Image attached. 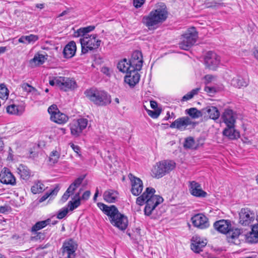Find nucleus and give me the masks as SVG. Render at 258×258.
I'll use <instances>...</instances> for the list:
<instances>
[{
    "label": "nucleus",
    "mask_w": 258,
    "mask_h": 258,
    "mask_svg": "<svg viewBox=\"0 0 258 258\" xmlns=\"http://www.w3.org/2000/svg\"><path fill=\"white\" fill-rule=\"evenodd\" d=\"M168 14L165 4L163 3H158L148 15L143 18L142 22L149 29H154L155 26L166 20Z\"/></svg>",
    "instance_id": "obj_1"
},
{
    "label": "nucleus",
    "mask_w": 258,
    "mask_h": 258,
    "mask_svg": "<svg viewBox=\"0 0 258 258\" xmlns=\"http://www.w3.org/2000/svg\"><path fill=\"white\" fill-rule=\"evenodd\" d=\"M155 192L154 188L147 187L143 194L137 198L136 203L138 205L142 206L146 203L144 212L147 216L150 215L153 210L163 201L162 197L155 195Z\"/></svg>",
    "instance_id": "obj_2"
},
{
    "label": "nucleus",
    "mask_w": 258,
    "mask_h": 258,
    "mask_svg": "<svg viewBox=\"0 0 258 258\" xmlns=\"http://www.w3.org/2000/svg\"><path fill=\"white\" fill-rule=\"evenodd\" d=\"M84 93L89 100L99 106L107 105L111 101L110 96L102 90L91 88L87 90Z\"/></svg>",
    "instance_id": "obj_3"
},
{
    "label": "nucleus",
    "mask_w": 258,
    "mask_h": 258,
    "mask_svg": "<svg viewBox=\"0 0 258 258\" xmlns=\"http://www.w3.org/2000/svg\"><path fill=\"white\" fill-rule=\"evenodd\" d=\"M198 32L194 27L189 28L181 36V41L179 43V47L183 50H188L196 42Z\"/></svg>",
    "instance_id": "obj_4"
},
{
    "label": "nucleus",
    "mask_w": 258,
    "mask_h": 258,
    "mask_svg": "<svg viewBox=\"0 0 258 258\" xmlns=\"http://www.w3.org/2000/svg\"><path fill=\"white\" fill-rule=\"evenodd\" d=\"M80 42L82 47V52L86 53L89 50L97 49L100 45L101 40L97 39L96 34L81 37Z\"/></svg>",
    "instance_id": "obj_5"
},
{
    "label": "nucleus",
    "mask_w": 258,
    "mask_h": 258,
    "mask_svg": "<svg viewBox=\"0 0 258 258\" xmlns=\"http://www.w3.org/2000/svg\"><path fill=\"white\" fill-rule=\"evenodd\" d=\"M196 122L191 120L188 116H183L178 118L170 124L171 128H176L180 131H184L189 128L190 127H194Z\"/></svg>",
    "instance_id": "obj_6"
},
{
    "label": "nucleus",
    "mask_w": 258,
    "mask_h": 258,
    "mask_svg": "<svg viewBox=\"0 0 258 258\" xmlns=\"http://www.w3.org/2000/svg\"><path fill=\"white\" fill-rule=\"evenodd\" d=\"M48 112L50 115V119L51 121L58 124L66 123L68 120V116L61 113L55 104L51 105L48 108Z\"/></svg>",
    "instance_id": "obj_7"
},
{
    "label": "nucleus",
    "mask_w": 258,
    "mask_h": 258,
    "mask_svg": "<svg viewBox=\"0 0 258 258\" xmlns=\"http://www.w3.org/2000/svg\"><path fill=\"white\" fill-rule=\"evenodd\" d=\"M110 222L114 226L121 230H125L128 225L126 217L119 213L118 210L110 217Z\"/></svg>",
    "instance_id": "obj_8"
},
{
    "label": "nucleus",
    "mask_w": 258,
    "mask_h": 258,
    "mask_svg": "<svg viewBox=\"0 0 258 258\" xmlns=\"http://www.w3.org/2000/svg\"><path fill=\"white\" fill-rule=\"evenodd\" d=\"M88 124V120L81 118L74 120L70 124L71 134L75 137H78L82 133Z\"/></svg>",
    "instance_id": "obj_9"
},
{
    "label": "nucleus",
    "mask_w": 258,
    "mask_h": 258,
    "mask_svg": "<svg viewBox=\"0 0 258 258\" xmlns=\"http://www.w3.org/2000/svg\"><path fill=\"white\" fill-rule=\"evenodd\" d=\"M220 61V57L212 51L208 52L204 57V64L206 67L211 70H215Z\"/></svg>",
    "instance_id": "obj_10"
},
{
    "label": "nucleus",
    "mask_w": 258,
    "mask_h": 258,
    "mask_svg": "<svg viewBox=\"0 0 258 258\" xmlns=\"http://www.w3.org/2000/svg\"><path fill=\"white\" fill-rule=\"evenodd\" d=\"M77 249V244L72 239L64 241L61 248L64 258H75Z\"/></svg>",
    "instance_id": "obj_11"
},
{
    "label": "nucleus",
    "mask_w": 258,
    "mask_h": 258,
    "mask_svg": "<svg viewBox=\"0 0 258 258\" xmlns=\"http://www.w3.org/2000/svg\"><path fill=\"white\" fill-rule=\"evenodd\" d=\"M239 216V223L243 226L249 225L255 218L254 212L247 208L241 209Z\"/></svg>",
    "instance_id": "obj_12"
},
{
    "label": "nucleus",
    "mask_w": 258,
    "mask_h": 258,
    "mask_svg": "<svg viewBox=\"0 0 258 258\" xmlns=\"http://www.w3.org/2000/svg\"><path fill=\"white\" fill-rule=\"evenodd\" d=\"M191 220L195 227L201 229L208 228L210 225L208 218L203 214L195 215Z\"/></svg>",
    "instance_id": "obj_13"
},
{
    "label": "nucleus",
    "mask_w": 258,
    "mask_h": 258,
    "mask_svg": "<svg viewBox=\"0 0 258 258\" xmlns=\"http://www.w3.org/2000/svg\"><path fill=\"white\" fill-rule=\"evenodd\" d=\"M57 80V83L59 84V88L64 91L74 90L77 87L76 81L73 79L59 77Z\"/></svg>",
    "instance_id": "obj_14"
},
{
    "label": "nucleus",
    "mask_w": 258,
    "mask_h": 258,
    "mask_svg": "<svg viewBox=\"0 0 258 258\" xmlns=\"http://www.w3.org/2000/svg\"><path fill=\"white\" fill-rule=\"evenodd\" d=\"M128 177L131 182L132 193L135 196H139L142 192L143 189L142 181L141 179L135 176L131 173L129 174Z\"/></svg>",
    "instance_id": "obj_15"
},
{
    "label": "nucleus",
    "mask_w": 258,
    "mask_h": 258,
    "mask_svg": "<svg viewBox=\"0 0 258 258\" xmlns=\"http://www.w3.org/2000/svg\"><path fill=\"white\" fill-rule=\"evenodd\" d=\"M191 242V249L196 253L202 251L207 243L206 239H203L197 235L192 237Z\"/></svg>",
    "instance_id": "obj_16"
},
{
    "label": "nucleus",
    "mask_w": 258,
    "mask_h": 258,
    "mask_svg": "<svg viewBox=\"0 0 258 258\" xmlns=\"http://www.w3.org/2000/svg\"><path fill=\"white\" fill-rule=\"evenodd\" d=\"M0 181L6 184H10L14 186L16 184L15 177L10 172L9 169L4 168L0 174Z\"/></svg>",
    "instance_id": "obj_17"
},
{
    "label": "nucleus",
    "mask_w": 258,
    "mask_h": 258,
    "mask_svg": "<svg viewBox=\"0 0 258 258\" xmlns=\"http://www.w3.org/2000/svg\"><path fill=\"white\" fill-rule=\"evenodd\" d=\"M189 183V190L191 195L198 198H205L207 196V192L202 189L199 183L195 181H190Z\"/></svg>",
    "instance_id": "obj_18"
},
{
    "label": "nucleus",
    "mask_w": 258,
    "mask_h": 258,
    "mask_svg": "<svg viewBox=\"0 0 258 258\" xmlns=\"http://www.w3.org/2000/svg\"><path fill=\"white\" fill-rule=\"evenodd\" d=\"M130 61L133 66L132 71H134V70H140L143 65V57L141 52L140 51H134L132 55L131 59Z\"/></svg>",
    "instance_id": "obj_19"
},
{
    "label": "nucleus",
    "mask_w": 258,
    "mask_h": 258,
    "mask_svg": "<svg viewBox=\"0 0 258 258\" xmlns=\"http://www.w3.org/2000/svg\"><path fill=\"white\" fill-rule=\"evenodd\" d=\"M134 70L131 72L124 78V82L131 87H134L139 82L140 79V74Z\"/></svg>",
    "instance_id": "obj_20"
},
{
    "label": "nucleus",
    "mask_w": 258,
    "mask_h": 258,
    "mask_svg": "<svg viewBox=\"0 0 258 258\" xmlns=\"http://www.w3.org/2000/svg\"><path fill=\"white\" fill-rule=\"evenodd\" d=\"M236 114L231 109H225L222 115L224 122L227 126L235 125Z\"/></svg>",
    "instance_id": "obj_21"
},
{
    "label": "nucleus",
    "mask_w": 258,
    "mask_h": 258,
    "mask_svg": "<svg viewBox=\"0 0 258 258\" xmlns=\"http://www.w3.org/2000/svg\"><path fill=\"white\" fill-rule=\"evenodd\" d=\"M214 226L219 232L226 234L231 230V225L230 222L228 220H221L216 222Z\"/></svg>",
    "instance_id": "obj_22"
},
{
    "label": "nucleus",
    "mask_w": 258,
    "mask_h": 258,
    "mask_svg": "<svg viewBox=\"0 0 258 258\" xmlns=\"http://www.w3.org/2000/svg\"><path fill=\"white\" fill-rule=\"evenodd\" d=\"M76 45L74 41L70 42L64 47L63 50V54L64 57L67 58H72L76 53Z\"/></svg>",
    "instance_id": "obj_23"
},
{
    "label": "nucleus",
    "mask_w": 258,
    "mask_h": 258,
    "mask_svg": "<svg viewBox=\"0 0 258 258\" xmlns=\"http://www.w3.org/2000/svg\"><path fill=\"white\" fill-rule=\"evenodd\" d=\"M255 219L257 223L252 226L251 232L246 236V240L251 243L256 242L258 240V215Z\"/></svg>",
    "instance_id": "obj_24"
},
{
    "label": "nucleus",
    "mask_w": 258,
    "mask_h": 258,
    "mask_svg": "<svg viewBox=\"0 0 258 258\" xmlns=\"http://www.w3.org/2000/svg\"><path fill=\"white\" fill-rule=\"evenodd\" d=\"M223 134L230 140L237 139L240 136L239 133L235 129V125L227 126V127L224 130Z\"/></svg>",
    "instance_id": "obj_25"
},
{
    "label": "nucleus",
    "mask_w": 258,
    "mask_h": 258,
    "mask_svg": "<svg viewBox=\"0 0 258 258\" xmlns=\"http://www.w3.org/2000/svg\"><path fill=\"white\" fill-rule=\"evenodd\" d=\"M118 193L117 191L109 189L105 191L103 194L104 200L107 203H115L117 200Z\"/></svg>",
    "instance_id": "obj_26"
},
{
    "label": "nucleus",
    "mask_w": 258,
    "mask_h": 258,
    "mask_svg": "<svg viewBox=\"0 0 258 258\" xmlns=\"http://www.w3.org/2000/svg\"><path fill=\"white\" fill-rule=\"evenodd\" d=\"M133 67L131 62L130 61H127L125 58L120 61L117 64L118 69L122 73H128L133 70Z\"/></svg>",
    "instance_id": "obj_27"
},
{
    "label": "nucleus",
    "mask_w": 258,
    "mask_h": 258,
    "mask_svg": "<svg viewBox=\"0 0 258 258\" xmlns=\"http://www.w3.org/2000/svg\"><path fill=\"white\" fill-rule=\"evenodd\" d=\"M203 111H205L209 118L214 120H216L220 116V112L217 107L214 106H209L204 109Z\"/></svg>",
    "instance_id": "obj_28"
},
{
    "label": "nucleus",
    "mask_w": 258,
    "mask_h": 258,
    "mask_svg": "<svg viewBox=\"0 0 258 258\" xmlns=\"http://www.w3.org/2000/svg\"><path fill=\"white\" fill-rule=\"evenodd\" d=\"M46 59L45 56L41 54H36L30 60L29 64L31 68H34L43 64Z\"/></svg>",
    "instance_id": "obj_29"
},
{
    "label": "nucleus",
    "mask_w": 258,
    "mask_h": 258,
    "mask_svg": "<svg viewBox=\"0 0 258 258\" xmlns=\"http://www.w3.org/2000/svg\"><path fill=\"white\" fill-rule=\"evenodd\" d=\"M17 172L20 178L23 180H28L31 176L30 170L26 166L21 164L17 168Z\"/></svg>",
    "instance_id": "obj_30"
},
{
    "label": "nucleus",
    "mask_w": 258,
    "mask_h": 258,
    "mask_svg": "<svg viewBox=\"0 0 258 258\" xmlns=\"http://www.w3.org/2000/svg\"><path fill=\"white\" fill-rule=\"evenodd\" d=\"M98 207L103 211L105 214L110 217L114 212L117 211V208L115 206L112 205L107 206L102 203H98L97 204Z\"/></svg>",
    "instance_id": "obj_31"
},
{
    "label": "nucleus",
    "mask_w": 258,
    "mask_h": 258,
    "mask_svg": "<svg viewBox=\"0 0 258 258\" xmlns=\"http://www.w3.org/2000/svg\"><path fill=\"white\" fill-rule=\"evenodd\" d=\"M161 167L165 173V174L169 173L171 170H173L176 166L175 163L172 160H163L160 161Z\"/></svg>",
    "instance_id": "obj_32"
},
{
    "label": "nucleus",
    "mask_w": 258,
    "mask_h": 258,
    "mask_svg": "<svg viewBox=\"0 0 258 258\" xmlns=\"http://www.w3.org/2000/svg\"><path fill=\"white\" fill-rule=\"evenodd\" d=\"M152 175L157 178H161L165 175L160 162L156 163L153 166L152 169Z\"/></svg>",
    "instance_id": "obj_33"
},
{
    "label": "nucleus",
    "mask_w": 258,
    "mask_h": 258,
    "mask_svg": "<svg viewBox=\"0 0 258 258\" xmlns=\"http://www.w3.org/2000/svg\"><path fill=\"white\" fill-rule=\"evenodd\" d=\"M95 27L93 26L81 28L75 32L74 36L77 37H84L85 36H89L90 35L88 33L93 31Z\"/></svg>",
    "instance_id": "obj_34"
},
{
    "label": "nucleus",
    "mask_w": 258,
    "mask_h": 258,
    "mask_svg": "<svg viewBox=\"0 0 258 258\" xmlns=\"http://www.w3.org/2000/svg\"><path fill=\"white\" fill-rule=\"evenodd\" d=\"M38 39V36L34 34L27 36H22L18 40L20 43L30 44L34 43Z\"/></svg>",
    "instance_id": "obj_35"
},
{
    "label": "nucleus",
    "mask_w": 258,
    "mask_h": 258,
    "mask_svg": "<svg viewBox=\"0 0 258 258\" xmlns=\"http://www.w3.org/2000/svg\"><path fill=\"white\" fill-rule=\"evenodd\" d=\"M185 113L186 114L188 115L192 119H197L203 116L202 111L195 107L186 109Z\"/></svg>",
    "instance_id": "obj_36"
},
{
    "label": "nucleus",
    "mask_w": 258,
    "mask_h": 258,
    "mask_svg": "<svg viewBox=\"0 0 258 258\" xmlns=\"http://www.w3.org/2000/svg\"><path fill=\"white\" fill-rule=\"evenodd\" d=\"M183 147L186 149H196L199 145L196 143L192 137H189L185 139Z\"/></svg>",
    "instance_id": "obj_37"
},
{
    "label": "nucleus",
    "mask_w": 258,
    "mask_h": 258,
    "mask_svg": "<svg viewBox=\"0 0 258 258\" xmlns=\"http://www.w3.org/2000/svg\"><path fill=\"white\" fill-rule=\"evenodd\" d=\"M231 84L235 87L240 88L246 86L247 82L242 77L238 76L232 80Z\"/></svg>",
    "instance_id": "obj_38"
},
{
    "label": "nucleus",
    "mask_w": 258,
    "mask_h": 258,
    "mask_svg": "<svg viewBox=\"0 0 258 258\" xmlns=\"http://www.w3.org/2000/svg\"><path fill=\"white\" fill-rule=\"evenodd\" d=\"M50 219H47L46 220L39 221L36 223V224L32 227L31 231L32 232H36L38 230H39L47 225H49L50 223Z\"/></svg>",
    "instance_id": "obj_39"
},
{
    "label": "nucleus",
    "mask_w": 258,
    "mask_h": 258,
    "mask_svg": "<svg viewBox=\"0 0 258 258\" xmlns=\"http://www.w3.org/2000/svg\"><path fill=\"white\" fill-rule=\"evenodd\" d=\"M228 234L229 238L234 240L233 241L234 243L236 244L239 243V241H236V240L241 234V231L239 229L235 228L232 229L231 228V230L228 232Z\"/></svg>",
    "instance_id": "obj_40"
},
{
    "label": "nucleus",
    "mask_w": 258,
    "mask_h": 258,
    "mask_svg": "<svg viewBox=\"0 0 258 258\" xmlns=\"http://www.w3.org/2000/svg\"><path fill=\"white\" fill-rule=\"evenodd\" d=\"M59 190L58 186H56L53 189L51 190L50 192H46L42 197L39 200L40 203L45 201L48 197L56 195Z\"/></svg>",
    "instance_id": "obj_41"
},
{
    "label": "nucleus",
    "mask_w": 258,
    "mask_h": 258,
    "mask_svg": "<svg viewBox=\"0 0 258 258\" xmlns=\"http://www.w3.org/2000/svg\"><path fill=\"white\" fill-rule=\"evenodd\" d=\"M44 185L42 183L37 181L31 187V190L32 193L36 194L41 192L44 190Z\"/></svg>",
    "instance_id": "obj_42"
},
{
    "label": "nucleus",
    "mask_w": 258,
    "mask_h": 258,
    "mask_svg": "<svg viewBox=\"0 0 258 258\" xmlns=\"http://www.w3.org/2000/svg\"><path fill=\"white\" fill-rule=\"evenodd\" d=\"M84 179L83 177H80L77 178L68 188L70 191L73 194L76 189L79 186Z\"/></svg>",
    "instance_id": "obj_43"
},
{
    "label": "nucleus",
    "mask_w": 258,
    "mask_h": 258,
    "mask_svg": "<svg viewBox=\"0 0 258 258\" xmlns=\"http://www.w3.org/2000/svg\"><path fill=\"white\" fill-rule=\"evenodd\" d=\"M84 179L83 177H80L77 178L68 188L70 191L73 194L76 189L79 186Z\"/></svg>",
    "instance_id": "obj_44"
},
{
    "label": "nucleus",
    "mask_w": 258,
    "mask_h": 258,
    "mask_svg": "<svg viewBox=\"0 0 258 258\" xmlns=\"http://www.w3.org/2000/svg\"><path fill=\"white\" fill-rule=\"evenodd\" d=\"M84 179L83 177H80L77 178L68 188L70 191L73 194L76 189L79 186Z\"/></svg>",
    "instance_id": "obj_45"
},
{
    "label": "nucleus",
    "mask_w": 258,
    "mask_h": 258,
    "mask_svg": "<svg viewBox=\"0 0 258 258\" xmlns=\"http://www.w3.org/2000/svg\"><path fill=\"white\" fill-rule=\"evenodd\" d=\"M7 111L10 114L16 115H19L22 113V110L19 109V107L14 104L8 106L7 107Z\"/></svg>",
    "instance_id": "obj_46"
},
{
    "label": "nucleus",
    "mask_w": 258,
    "mask_h": 258,
    "mask_svg": "<svg viewBox=\"0 0 258 258\" xmlns=\"http://www.w3.org/2000/svg\"><path fill=\"white\" fill-rule=\"evenodd\" d=\"M9 96V90L4 84L0 85V98L7 100Z\"/></svg>",
    "instance_id": "obj_47"
},
{
    "label": "nucleus",
    "mask_w": 258,
    "mask_h": 258,
    "mask_svg": "<svg viewBox=\"0 0 258 258\" xmlns=\"http://www.w3.org/2000/svg\"><path fill=\"white\" fill-rule=\"evenodd\" d=\"M60 157V153L56 150L52 151L49 156V161L51 163L55 164L57 162Z\"/></svg>",
    "instance_id": "obj_48"
},
{
    "label": "nucleus",
    "mask_w": 258,
    "mask_h": 258,
    "mask_svg": "<svg viewBox=\"0 0 258 258\" xmlns=\"http://www.w3.org/2000/svg\"><path fill=\"white\" fill-rule=\"evenodd\" d=\"M200 90V88H197L192 90L190 92L185 94L182 98V101H186L191 99L195 95H197Z\"/></svg>",
    "instance_id": "obj_49"
},
{
    "label": "nucleus",
    "mask_w": 258,
    "mask_h": 258,
    "mask_svg": "<svg viewBox=\"0 0 258 258\" xmlns=\"http://www.w3.org/2000/svg\"><path fill=\"white\" fill-rule=\"evenodd\" d=\"M80 199H75L74 201H70L68 203V207L70 211H73L78 208L81 204Z\"/></svg>",
    "instance_id": "obj_50"
},
{
    "label": "nucleus",
    "mask_w": 258,
    "mask_h": 258,
    "mask_svg": "<svg viewBox=\"0 0 258 258\" xmlns=\"http://www.w3.org/2000/svg\"><path fill=\"white\" fill-rule=\"evenodd\" d=\"M21 88L24 92L26 93L27 94L30 93L32 91H35L34 87L26 83H24L21 84Z\"/></svg>",
    "instance_id": "obj_51"
},
{
    "label": "nucleus",
    "mask_w": 258,
    "mask_h": 258,
    "mask_svg": "<svg viewBox=\"0 0 258 258\" xmlns=\"http://www.w3.org/2000/svg\"><path fill=\"white\" fill-rule=\"evenodd\" d=\"M68 213V209H63L62 210L59 211L57 218L59 219H61L64 218Z\"/></svg>",
    "instance_id": "obj_52"
},
{
    "label": "nucleus",
    "mask_w": 258,
    "mask_h": 258,
    "mask_svg": "<svg viewBox=\"0 0 258 258\" xmlns=\"http://www.w3.org/2000/svg\"><path fill=\"white\" fill-rule=\"evenodd\" d=\"M148 113L149 116L154 118H157L160 115V112L157 111L148 110Z\"/></svg>",
    "instance_id": "obj_53"
},
{
    "label": "nucleus",
    "mask_w": 258,
    "mask_h": 258,
    "mask_svg": "<svg viewBox=\"0 0 258 258\" xmlns=\"http://www.w3.org/2000/svg\"><path fill=\"white\" fill-rule=\"evenodd\" d=\"M71 194H73L71 191H70V190L68 189H67L66 191L64 192V194L61 197V201L62 202H65L66 201H67Z\"/></svg>",
    "instance_id": "obj_54"
},
{
    "label": "nucleus",
    "mask_w": 258,
    "mask_h": 258,
    "mask_svg": "<svg viewBox=\"0 0 258 258\" xmlns=\"http://www.w3.org/2000/svg\"><path fill=\"white\" fill-rule=\"evenodd\" d=\"M145 0H134V5L136 8H139L145 3Z\"/></svg>",
    "instance_id": "obj_55"
},
{
    "label": "nucleus",
    "mask_w": 258,
    "mask_h": 258,
    "mask_svg": "<svg viewBox=\"0 0 258 258\" xmlns=\"http://www.w3.org/2000/svg\"><path fill=\"white\" fill-rule=\"evenodd\" d=\"M205 91L209 93L210 95H212L213 94H214L216 92V89L214 87H211L206 86L205 88Z\"/></svg>",
    "instance_id": "obj_56"
},
{
    "label": "nucleus",
    "mask_w": 258,
    "mask_h": 258,
    "mask_svg": "<svg viewBox=\"0 0 258 258\" xmlns=\"http://www.w3.org/2000/svg\"><path fill=\"white\" fill-rule=\"evenodd\" d=\"M59 78V77H54L52 80L49 81V84L52 86L55 85L56 86L59 88V84L57 83V82L58 81L57 79H58Z\"/></svg>",
    "instance_id": "obj_57"
},
{
    "label": "nucleus",
    "mask_w": 258,
    "mask_h": 258,
    "mask_svg": "<svg viewBox=\"0 0 258 258\" xmlns=\"http://www.w3.org/2000/svg\"><path fill=\"white\" fill-rule=\"evenodd\" d=\"M101 71L102 73H103L108 76H110L111 73V71L109 69V68H108V67H102Z\"/></svg>",
    "instance_id": "obj_58"
},
{
    "label": "nucleus",
    "mask_w": 258,
    "mask_h": 258,
    "mask_svg": "<svg viewBox=\"0 0 258 258\" xmlns=\"http://www.w3.org/2000/svg\"><path fill=\"white\" fill-rule=\"evenodd\" d=\"M90 195H91L90 191H89V190L86 191L85 192H84V194H83V195L81 197L82 200H83L85 201L87 200L89 198Z\"/></svg>",
    "instance_id": "obj_59"
},
{
    "label": "nucleus",
    "mask_w": 258,
    "mask_h": 258,
    "mask_svg": "<svg viewBox=\"0 0 258 258\" xmlns=\"http://www.w3.org/2000/svg\"><path fill=\"white\" fill-rule=\"evenodd\" d=\"M214 79V77L212 75H208L205 76V80L206 84H208L210 82H212Z\"/></svg>",
    "instance_id": "obj_60"
},
{
    "label": "nucleus",
    "mask_w": 258,
    "mask_h": 258,
    "mask_svg": "<svg viewBox=\"0 0 258 258\" xmlns=\"http://www.w3.org/2000/svg\"><path fill=\"white\" fill-rule=\"evenodd\" d=\"M71 147L72 148L73 150L78 154L79 156H81V154H79L80 147L78 146L72 144L71 145Z\"/></svg>",
    "instance_id": "obj_61"
},
{
    "label": "nucleus",
    "mask_w": 258,
    "mask_h": 258,
    "mask_svg": "<svg viewBox=\"0 0 258 258\" xmlns=\"http://www.w3.org/2000/svg\"><path fill=\"white\" fill-rule=\"evenodd\" d=\"M150 105H151V107L153 109H155L157 107V103L155 101H150Z\"/></svg>",
    "instance_id": "obj_62"
},
{
    "label": "nucleus",
    "mask_w": 258,
    "mask_h": 258,
    "mask_svg": "<svg viewBox=\"0 0 258 258\" xmlns=\"http://www.w3.org/2000/svg\"><path fill=\"white\" fill-rule=\"evenodd\" d=\"M7 211V208L5 206H0V212L4 213Z\"/></svg>",
    "instance_id": "obj_63"
},
{
    "label": "nucleus",
    "mask_w": 258,
    "mask_h": 258,
    "mask_svg": "<svg viewBox=\"0 0 258 258\" xmlns=\"http://www.w3.org/2000/svg\"><path fill=\"white\" fill-rule=\"evenodd\" d=\"M4 142L2 141V138L0 137V152L3 150L4 149Z\"/></svg>",
    "instance_id": "obj_64"
}]
</instances>
